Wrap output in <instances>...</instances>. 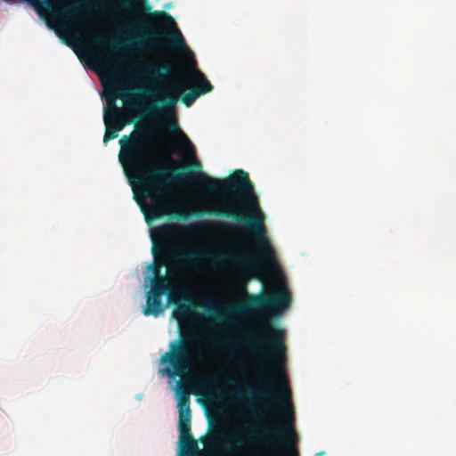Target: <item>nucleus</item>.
<instances>
[{"label": "nucleus", "instance_id": "1", "mask_svg": "<svg viewBox=\"0 0 456 456\" xmlns=\"http://www.w3.org/2000/svg\"><path fill=\"white\" fill-rule=\"evenodd\" d=\"M119 142V162L129 182L135 187V195L140 193L152 202L151 205L142 206L147 223L167 215V188L170 184L195 182L205 190L220 195L214 202V208L196 215L227 217L244 223L258 249L257 255L242 250L215 254L206 252L214 262H229L243 271L256 273L260 270L261 261L266 264L275 261L274 250L265 232V216L260 208L258 197L254 191V184L246 171L239 169L224 179H217L203 172L172 174L166 166L159 164L146 167V150L149 142L146 128H138L130 137L124 135Z\"/></svg>", "mask_w": 456, "mask_h": 456}, {"label": "nucleus", "instance_id": "2", "mask_svg": "<svg viewBox=\"0 0 456 456\" xmlns=\"http://www.w3.org/2000/svg\"><path fill=\"white\" fill-rule=\"evenodd\" d=\"M187 84L191 86L190 91L183 94L185 86L182 81H172L166 84L160 91L161 96H156L153 88H140L145 94L153 99L151 102L143 107V113L147 117L159 120L163 118V124L172 132L178 134L184 142L186 147L193 153L194 147L186 134L179 128L175 117V105L182 96V102L186 106H191L200 95L213 90V86L208 81L203 73L196 68H192L189 73Z\"/></svg>", "mask_w": 456, "mask_h": 456}, {"label": "nucleus", "instance_id": "3", "mask_svg": "<svg viewBox=\"0 0 456 456\" xmlns=\"http://www.w3.org/2000/svg\"><path fill=\"white\" fill-rule=\"evenodd\" d=\"M188 230L187 226L174 224H164L154 229L151 234L154 262L149 265L152 278L162 276L161 268L167 265L170 260L190 264L200 256V251L196 249L171 247V242L187 233Z\"/></svg>", "mask_w": 456, "mask_h": 456}, {"label": "nucleus", "instance_id": "4", "mask_svg": "<svg viewBox=\"0 0 456 456\" xmlns=\"http://www.w3.org/2000/svg\"><path fill=\"white\" fill-rule=\"evenodd\" d=\"M203 359L202 350L197 344V334L193 330L181 332L180 338L169 343L168 351L162 354L161 370L169 378L184 377Z\"/></svg>", "mask_w": 456, "mask_h": 456}, {"label": "nucleus", "instance_id": "5", "mask_svg": "<svg viewBox=\"0 0 456 456\" xmlns=\"http://www.w3.org/2000/svg\"><path fill=\"white\" fill-rule=\"evenodd\" d=\"M246 301L230 308L233 314H243L249 311L263 310L278 313L287 309L291 302L288 290L279 289L274 293L263 295H245Z\"/></svg>", "mask_w": 456, "mask_h": 456}, {"label": "nucleus", "instance_id": "6", "mask_svg": "<svg viewBox=\"0 0 456 456\" xmlns=\"http://www.w3.org/2000/svg\"><path fill=\"white\" fill-rule=\"evenodd\" d=\"M176 396L179 415V443L183 447L184 452L191 455L198 450V446L191 433V411L190 408V395L188 391L179 387L176 391Z\"/></svg>", "mask_w": 456, "mask_h": 456}, {"label": "nucleus", "instance_id": "7", "mask_svg": "<svg viewBox=\"0 0 456 456\" xmlns=\"http://www.w3.org/2000/svg\"><path fill=\"white\" fill-rule=\"evenodd\" d=\"M131 121L132 120L122 109L113 104L111 109L104 114L105 134L103 136V142L106 143L107 142L117 138L118 132L126 125H129Z\"/></svg>", "mask_w": 456, "mask_h": 456}, {"label": "nucleus", "instance_id": "8", "mask_svg": "<svg viewBox=\"0 0 456 456\" xmlns=\"http://www.w3.org/2000/svg\"><path fill=\"white\" fill-rule=\"evenodd\" d=\"M150 15L155 20L156 25L166 27L167 28L170 29L168 36L172 45L181 50L190 52V49L187 47L181 31L176 27L174 19L168 12L165 11H156L151 12Z\"/></svg>", "mask_w": 456, "mask_h": 456}, {"label": "nucleus", "instance_id": "9", "mask_svg": "<svg viewBox=\"0 0 456 456\" xmlns=\"http://www.w3.org/2000/svg\"><path fill=\"white\" fill-rule=\"evenodd\" d=\"M136 28L143 30V37L146 38V41H135L136 46L143 49H154L163 45L162 38L167 36V34L159 28L153 27L150 21L138 18L136 20Z\"/></svg>", "mask_w": 456, "mask_h": 456}, {"label": "nucleus", "instance_id": "10", "mask_svg": "<svg viewBox=\"0 0 456 456\" xmlns=\"http://www.w3.org/2000/svg\"><path fill=\"white\" fill-rule=\"evenodd\" d=\"M82 14V6L77 4H66L61 6L57 12L53 14V20L59 23L61 28L67 32L68 27L64 25V22L71 20L75 17H80Z\"/></svg>", "mask_w": 456, "mask_h": 456}, {"label": "nucleus", "instance_id": "11", "mask_svg": "<svg viewBox=\"0 0 456 456\" xmlns=\"http://www.w3.org/2000/svg\"><path fill=\"white\" fill-rule=\"evenodd\" d=\"M162 294L149 290L146 294V306L143 309V314L159 316L164 311L162 303Z\"/></svg>", "mask_w": 456, "mask_h": 456}, {"label": "nucleus", "instance_id": "12", "mask_svg": "<svg viewBox=\"0 0 456 456\" xmlns=\"http://www.w3.org/2000/svg\"><path fill=\"white\" fill-rule=\"evenodd\" d=\"M219 437H222L227 441L225 446L229 449L240 448L243 444L242 440L235 434L227 436L224 433H215L208 437L207 446L217 447Z\"/></svg>", "mask_w": 456, "mask_h": 456}, {"label": "nucleus", "instance_id": "13", "mask_svg": "<svg viewBox=\"0 0 456 456\" xmlns=\"http://www.w3.org/2000/svg\"><path fill=\"white\" fill-rule=\"evenodd\" d=\"M208 232L227 235L234 233L238 228L232 224L223 221H208L201 224Z\"/></svg>", "mask_w": 456, "mask_h": 456}, {"label": "nucleus", "instance_id": "14", "mask_svg": "<svg viewBox=\"0 0 456 456\" xmlns=\"http://www.w3.org/2000/svg\"><path fill=\"white\" fill-rule=\"evenodd\" d=\"M143 70L153 78L162 79L166 75L174 73V67L170 63H164L161 65L147 63L143 66Z\"/></svg>", "mask_w": 456, "mask_h": 456}, {"label": "nucleus", "instance_id": "15", "mask_svg": "<svg viewBox=\"0 0 456 456\" xmlns=\"http://www.w3.org/2000/svg\"><path fill=\"white\" fill-rule=\"evenodd\" d=\"M151 291L164 295L170 292L171 290L170 281L167 276L151 278Z\"/></svg>", "mask_w": 456, "mask_h": 456}, {"label": "nucleus", "instance_id": "16", "mask_svg": "<svg viewBox=\"0 0 456 456\" xmlns=\"http://www.w3.org/2000/svg\"><path fill=\"white\" fill-rule=\"evenodd\" d=\"M133 6L136 7L138 12H142L144 14L150 13L151 10V6L147 4L145 0H125L119 2V7L123 9H130Z\"/></svg>", "mask_w": 456, "mask_h": 456}, {"label": "nucleus", "instance_id": "17", "mask_svg": "<svg viewBox=\"0 0 456 456\" xmlns=\"http://www.w3.org/2000/svg\"><path fill=\"white\" fill-rule=\"evenodd\" d=\"M183 301L185 303L176 304V309L174 312L175 318L179 322L188 317L191 313L190 306L191 299L188 297H184Z\"/></svg>", "mask_w": 456, "mask_h": 456}, {"label": "nucleus", "instance_id": "18", "mask_svg": "<svg viewBox=\"0 0 456 456\" xmlns=\"http://www.w3.org/2000/svg\"><path fill=\"white\" fill-rule=\"evenodd\" d=\"M94 43L102 49H105L106 47L117 49L119 45V43L116 39H111L110 41L106 42L101 35H97L94 38Z\"/></svg>", "mask_w": 456, "mask_h": 456}, {"label": "nucleus", "instance_id": "19", "mask_svg": "<svg viewBox=\"0 0 456 456\" xmlns=\"http://www.w3.org/2000/svg\"><path fill=\"white\" fill-rule=\"evenodd\" d=\"M239 346H240V344H239V342H238V341H232V342L231 343V348H232V351H234V352L238 351Z\"/></svg>", "mask_w": 456, "mask_h": 456}, {"label": "nucleus", "instance_id": "20", "mask_svg": "<svg viewBox=\"0 0 456 456\" xmlns=\"http://www.w3.org/2000/svg\"><path fill=\"white\" fill-rule=\"evenodd\" d=\"M191 167H195L197 169H200V168H201V164L198 160H194L191 163Z\"/></svg>", "mask_w": 456, "mask_h": 456}, {"label": "nucleus", "instance_id": "21", "mask_svg": "<svg viewBox=\"0 0 456 456\" xmlns=\"http://www.w3.org/2000/svg\"><path fill=\"white\" fill-rule=\"evenodd\" d=\"M94 58L95 61H97L98 63H100L102 61V55L101 54L94 53Z\"/></svg>", "mask_w": 456, "mask_h": 456}, {"label": "nucleus", "instance_id": "22", "mask_svg": "<svg viewBox=\"0 0 456 456\" xmlns=\"http://www.w3.org/2000/svg\"><path fill=\"white\" fill-rule=\"evenodd\" d=\"M119 97H121V98H125V97H126V95H125V94H124V93H120V94H119Z\"/></svg>", "mask_w": 456, "mask_h": 456}]
</instances>
